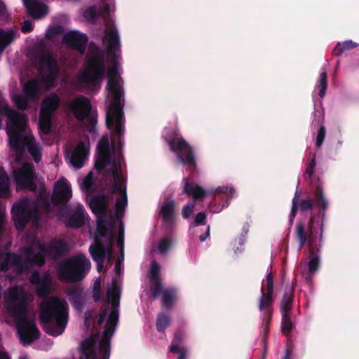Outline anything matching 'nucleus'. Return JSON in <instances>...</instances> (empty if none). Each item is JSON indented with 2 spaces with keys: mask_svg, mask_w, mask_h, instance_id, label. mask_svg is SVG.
<instances>
[{
  "mask_svg": "<svg viewBox=\"0 0 359 359\" xmlns=\"http://www.w3.org/2000/svg\"><path fill=\"white\" fill-rule=\"evenodd\" d=\"M97 181H82L80 187L89 201L93 213L97 218V231L95 238V243L89 248L90 255L97 264V271L103 269L105 260L109 262L111 258V246L114 237L115 227L118 226V245L122 251L123 231L119 219L127 205L126 186L123 181H114L113 194L116 196V213L109 221L104 219L107 210L108 198L104 195H97L101 191Z\"/></svg>",
  "mask_w": 359,
  "mask_h": 359,
  "instance_id": "f03ea898",
  "label": "nucleus"
},
{
  "mask_svg": "<svg viewBox=\"0 0 359 359\" xmlns=\"http://www.w3.org/2000/svg\"><path fill=\"white\" fill-rule=\"evenodd\" d=\"M101 280L100 279H97L94 282L93 290H100Z\"/></svg>",
  "mask_w": 359,
  "mask_h": 359,
  "instance_id": "3c124183",
  "label": "nucleus"
},
{
  "mask_svg": "<svg viewBox=\"0 0 359 359\" xmlns=\"http://www.w3.org/2000/svg\"><path fill=\"white\" fill-rule=\"evenodd\" d=\"M315 166H316V161H315V156H313V158L311 161L309 166L306 168V174L309 175V177L312 176Z\"/></svg>",
  "mask_w": 359,
  "mask_h": 359,
  "instance_id": "c03bdc74",
  "label": "nucleus"
},
{
  "mask_svg": "<svg viewBox=\"0 0 359 359\" xmlns=\"http://www.w3.org/2000/svg\"><path fill=\"white\" fill-rule=\"evenodd\" d=\"M29 15L34 19L44 17L48 12L46 4L36 0H22Z\"/></svg>",
  "mask_w": 359,
  "mask_h": 359,
  "instance_id": "6ab92c4d",
  "label": "nucleus"
},
{
  "mask_svg": "<svg viewBox=\"0 0 359 359\" xmlns=\"http://www.w3.org/2000/svg\"><path fill=\"white\" fill-rule=\"evenodd\" d=\"M218 191L220 193H226L228 191V188L226 187H219Z\"/></svg>",
  "mask_w": 359,
  "mask_h": 359,
  "instance_id": "864d4df0",
  "label": "nucleus"
},
{
  "mask_svg": "<svg viewBox=\"0 0 359 359\" xmlns=\"http://www.w3.org/2000/svg\"><path fill=\"white\" fill-rule=\"evenodd\" d=\"M39 316L46 333L59 336L64 332L68 323L67 304L56 297L45 299L41 303Z\"/></svg>",
  "mask_w": 359,
  "mask_h": 359,
  "instance_id": "6e6552de",
  "label": "nucleus"
},
{
  "mask_svg": "<svg viewBox=\"0 0 359 359\" xmlns=\"http://www.w3.org/2000/svg\"><path fill=\"white\" fill-rule=\"evenodd\" d=\"M0 359H10V358L6 353L0 351Z\"/></svg>",
  "mask_w": 359,
  "mask_h": 359,
  "instance_id": "603ef678",
  "label": "nucleus"
},
{
  "mask_svg": "<svg viewBox=\"0 0 359 359\" xmlns=\"http://www.w3.org/2000/svg\"><path fill=\"white\" fill-rule=\"evenodd\" d=\"M209 235H210V227L208 226L206 232L199 236V241L201 242L205 241L206 240V238L209 236Z\"/></svg>",
  "mask_w": 359,
  "mask_h": 359,
  "instance_id": "de8ad7c7",
  "label": "nucleus"
},
{
  "mask_svg": "<svg viewBox=\"0 0 359 359\" xmlns=\"http://www.w3.org/2000/svg\"><path fill=\"white\" fill-rule=\"evenodd\" d=\"M93 298L95 301H97L100 298V290H93Z\"/></svg>",
  "mask_w": 359,
  "mask_h": 359,
  "instance_id": "8fccbe9b",
  "label": "nucleus"
},
{
  "mask_svg": "<svg viewBox=\"0 0 359 359\" xmlns=\"http://www.w3.org/2000/svg\"><path fill=\"white\" fill-rule=\"evenodd\" d=\"M297 209H298V197H297V192H296L295 196L292 199V205L291 212L290 214V222L291 223L293 222V219L297 215Z\"/></svg>",
  "mask_w": 359,
  "mask_h": 359,
  "instance_id": "58836bf2",
  "label": "nucleus"
},
{
  "mask_svg": "<svg viewBox=\"0 0 359 359\" xmlns=\"http://www.w3.org/2000/svg\"><path fill=\"white\" fill-rule=\"evenodd\" d=\"M90 262L83 255H78L62 261L57 271L60 280L74 282L82 279L90 269Z\"/></svg>",
  "mask_w": 359,
  "mask_h": 359,
  "instance_id": "9d476101",
  "label": "nucleus"
},
{
  "mask_svg": "<svg viewBox=\"0 0 359 359\" xmlns=\"http://www.w3.org/2000/svg\"><path fill=\"white\" fill-rule=\"evenodd\" d=\"M19 359H28L26 355H21Z\"/></svg>",
  "mask_w": 359,
  "mask_h": 359,
  "instance_id": "bf43d9fd",
  "label": "nucleus"
},
{
  "mask_svg": "<svg viewBox=\"0 0 359 359\" xmlns=\"http://www.w3.org/2000/svg\"><path fill=\"white\" fill-rule=\"evenodd\" d=\"M193 210H194L193 205H184L182 209V216L186 219L189 218L191 216V215L192 214Z\"/></svg>",
  "mask_w": 359,
  "mask_h": 359,
  "instance_id": "a19ab883",
  "label": "nucleus"
},
{
  "mask_svg": "<svg viewBox=\"0 0 359 359\" xmlns=\"http://www.w3.org/2000/svg\"><path fill=\"white\" fill-rule=\"evenodd\" d=\"M102 41L106 50L97 47L90 49L86 56L85 68L74 80V86L78 90L95 93L100 88L102 79L107 76L106 124L113 129V140H110L107 135L102 137L97 145L94 168L83 180H99L100 177L124 180L121 141L124 133V88L118 63L120 39Z\"/></svg>",
  "mask_w": 359,
  "mask_h": 359,
  "instance_id": "f257e3e1",
  "label": "nucleus"
},
{
  "mask_svg": "<svg viewBox=\"0 0 359 359\" xmlns=\"http://www.w3.org/2000/svg\"><path fill=\"white\" fill-rule=\"evenodd\" d=\"M318 87L319 88L318 95L321 98H323L327 88V74L326 72H323L320 74Z\"/></svg>",
  "mask_w": 359,
  "mask_h": 359,
  "instance_id": "2f4dec72",
  "label": "nucleus"
},
{
  "mask_svg": "<svg viewBox=\"0 0 359 359\" xmlns=\"http://www.w3.org/2000/svg\"><path fill=\"white\" fill-rule=\"evenodd\" d=\"M89 316H91V313H86V320H85V323L87 326L89 325L90 324V320H89Z\"/></svg>",
  "mask_w": 359,
  "mask_h": 359,
  "instance_id": "5fc2aeb1",
  "label": "nucleus"
},
{
  "mask_svg": "<svg viewBox=\"0 0 359 359\" xmlns=\"http://www.w3.org/2000/svg\"><path fill=\"white\" fill-rule=\"evenodd\" d=\"M311 252V259L309 262V271L308 276L306 277L307 281H311L312 279V276L314 273L318 270L320 259L318 255H314V252L312 254V251Z\"/></svg>",
  "mask_w": 359,
  "mask_h": 359,
  "instance_id": "c85d7f7f",
  "label": "nucleus"
},
{
  "mask_svg": "<svg viewBox=\"0 0 359 359\" xmlns=\"http://www.w3.org/2000/svg\"><path fill=\"white\" fill-rule=\"evenodd\" d=\"M266 292H265V294H269L271 295L273 294V276L272 273H269L267 274L266 277Z\"/></svg>",
  "mask_w": 359,
  "mask_h": 359,
  "instance_id": "4c0bfd02",
  "label": "nucleus"
},
{
  "mask_svg": "<svg viewBox=\"0 0 359 359\" xmlns=\"http://www.w3.org/2000/svg\"><path fill=\"white\" fill-rule=\"evenodd\" d=\"M0 180H9L6 172L3 168L0 166Z\"/></svg>",
  "mask_w": 359,
  "mask_h": 359,
  "instance_id": "09e8293b",
  "label": "nucleus"
},
{
  "mask_svg": "<svg viewBox=\"0 0 359 359\" xmlns=\"http://www.w3.org/2000/svg\"><path fill=\"white\" fill-rule=\"evenodd\" d=\"M4 116L8 118L6 133L9 137L11 148L19 154L27 150L33 160L39 163L41 159L42 148L33 135L27 131L26 116L11 109L6 103L1 102H0V129L2 127Z\"/></svg>",
  "mask_w": 359,
  "mask_h": 359,
  "instance_id": "0eeeda50",
  "label": "nucleus"
},
{
  "mask_svg": "<svg viewBox=\"0 0 359 359\" xmlns=\"http://www.w3.org/2000/svg\"><path fill=\"white\" fill-rule=\"evenodd\" d=\"M358 46V43L351 40H347L343 42H339L332 50V54L335 56L341 55L344 51L353 49Z\"/></svg>",
  "mask_w": 359,
  "mask_h": 359,
  "instance_id": "bb28decb",
  "label": "nucleus"
},
{
  "mask_svg": "<svg viewBox=\"0 0 359 359\" xmlns=\"http://www.w3.org/2000/svg\"><path fill=\"white\" fill-rule=\"evenodd\" d=\"M18 31L13 29H4L0 28V55L10 46L18 36Z\"/></svg>",
  "mask_w": 359,
  "mask_h": 359,
  "instance_id": "412c9836",
  "label": "nucleus"
},
{
  "mask_svg": "<svg viewBox=\"0 0 359 359\" xmlns=\"http://www.w3.org/2000/svg\"><path fill=\"white\" fill-rule=\"evenodd\" d=\"M273 316V312H264L263 313V323H262V327H263V339L264 341L266 340V338L268 337V333L269 331V325L271 322Z\"/></svg>",
  "mask_w": 359,
  "mask_h": 359,
  "instance_id": "473e14b6",
  "label": "nucleus"
},
{
  "mask_svg": "<svg viewBox=\"0 0 359 359\" xmlns=\"http://www.w3.org/2000/svg\"><path fill=\"white\" fill-rule=\"evenodd\" d=\"M159 213L163 224L171 226L175 222V202L172 200L165 201L160 208Z\"/></svg>",
  "mask_w": 359,
  "mask_h": 359,
  "instance_id": "aec40b11",
  "label": "nucleus"
},
{
  "mask_svg": "<svg viewBox=\"0 0 359 359\" xmlns=\"http://www.w3.org/2000/svg\"><path fill=\"white\" fill-rule=\"evenodd\" d=\"M57 215H58V216H59L60 217H61V218H62V217H63V215H62V214L61 213L60 210L58 212Z\"/></svg>",
  "mask_w": 359,
  "mask_h": 359,
  "instance_id": "052dcab7",
  "label": "nucleus"
},
{
  "mask_svg": "<svg viewBox=\"0 0 359 359\" xmlns=\"http://www.w3.org/2000/svg\"><path fill=\"white\" fill-rule=\"evenodd\" d=\"M57 32V29L56 27H50L47 29L46 32V37L48 39H51Z\"/></svg>",
  "mask_w": 359,
  "mask_h": 359,
  "instance_id": "a18cd8bd",
  "label": "nucleus"
},
{
  "mask_svg": "<svg viewBox=\"0 0 359 359\" xmlns=\"http://www.w3.org/2000/svg\"><path fill=\"white\" fill-rule=\"evenodd\" d=\"M170 323V318L165 313L158 315L156 327L158 332H164Z\"/></svg>",
  "mask_w": 359,
  "mask_h": 359,
  "instance_id": "7c9ffc66",
  "label": "nucleus"
},
{
  "mask_svg": "<svg viewBox=\"0 0 359 359\" xmlns=\"http://www.w3.org/2000/svg\"><path fill=\"white\" fill-rule=\"evenodd\" d=\"M188 182L186 181L184 191L195 201H203L207 194L206 191L201 187Z\"/></svg>",
  "mask_w": 359,
  "mask_h": 359,
  "instance_id": "b1692460",
  "label": "nucleus"
},
{
  "mask_svg": "<svg viewBox=\"0 0 359 359\" xmlns=\"http://www.w3.org/2000/svg\"><path fill=\"white\" fill-rule=\"evenodd\" d=\"M172 245V241L168 238H163L158 242V250L161 255L165 254Z\"/></svg>",
  "mask_w": 359,
  "mask_h": 359,
  "instance_id": "72a5a7b5",
  "label": "nucleus"
},
{
  "mask_svg": "<svg viewBox=\"0 0 359 359\" xmlns=\"http://www.w3.org/2000/svg\"><path fill=\"white\" fill-rule=\"evenodd\" d=\"M206 215L203 212L197 213L195 216L194 222L197 226L204 225L205 224Z\"/></svg>",
  "mask_w": 359,
  "mask_h": 359,
  "instance_id": "ea45409f",
  "label": "nucleus"
},
{
  "mask_svg": "<svg viewBox=\"0 0 359 359\" xmlns=\"http://www.w3.org/2000/svg\"><path fill=\"white\" fill-rule=\"evenodd\" d=\"M90 151L89 140L85 139L76 146L70 147L66 153L67 161L75 169H79L88 158Z\"/></svg>",
  "mask_w": 359,
  "mask_h": 359,
  "instance_id": "2eb2a0df",
  "label": "nucleus"
},
{
  "mask_svg": "<svg viewBox=\"0 0 359 359\" xmlns=\"http://www.w3.org/2000/svg\"><path fill=\"white\" fill-rule=\"evenodd\" d=\"M85 210L82 205H79L77 212L69 219H65V222L69 227H80L84 224Z\"/></svg>",
  "mask_w": 359,
  "mask_h": 359,
  "instance_id": "393cba45",
  "label": "nucleus"
},
{
  "mask_svg": "<svg viewBox=\"0 0 359 359\" xmlns=\"http://www.w3.org/2000/svg\"><path fill=\"white\" fill-rule=\"evenodd\" d=\"M29 57L37 68L41 81L33 79L23 83L22 91L26 97L19 94L12 96L13 103L20 110L26 109L28 100H36L43 88L53 86L59 73L57 60L48 50L43 41L32 46L29 52Z\"/></svg>",
  "mask_w": 359,
  "mask_h": 359,
  "instance_id": "39448f33",
  "label": "nucleus"
},
{
  "mask_svg": "<svg viewBox=\"0 0 359 359\" xmlns=\"http://www.w3.org/2000/svg\"><path fill=\"white\" fill-rule=\"evenodd\" d=\"M62 41L69 47L83 54L86 48L88 38L84 34L77 31H72L65 34Z\"/></svg>",
  "mask_w": 359,
  "mask_h": 359,
  "instance_id": "f3484780",
  "label": "nucleus"
},
{
  "mask_svg": "<svg viewBox=\"0 0 359 359\" xmlns=\"http://www.w3.org/2000/svg\"><path fill=\"white\" fill-rule=\"evenodd\" d=\"M121 271V264H116V277L107 287V305L99 319L100 324L106 320L102 338L97 340V337H92L85 340L81 344V355L79 359H109V341L118 318Z\"/></svg>",
  "mask_w": 359,
  "mask_h": 359,
  "instance_id": "20e7f679",
  "label": "nucleus"
},
{
  "mask_svg": "<svg viewBox=\"0 0 359 359\" xmlns=\"http://www.w3.org/2000/svg\"><path fill=\"white\" fill-rule=\"evenodd\" d=\"M10 193L9 181H0V197H8L10 196Z\"/></svg>",
  "mask_w": 359,
  "mask_h": 359,
  "instance_id": "e433bc0d",
  "label": "nucleus"
},
{
  "mask_svg": "<svg viewBox=\"0 0 359 359\" xmlns=\"http://www.w3.org/2000/svg\"><path fill=\"white\" fill-rule=\"evenodd\" d=\"M151 279H161L160 277V266L158 264L153 261L151 262L150 271H149V280Z\"/></svg>",
  "mask_w": 359,
  "mask_h": 359,
  "instance_id": "c9c22d12",
  "label": "nucleus"
},
{
  "mask_svg": "<svg viewBox=\"0 0 359 359\" xmlns=\"http://www.w3.org/2000/svg\"><path fill=\"white\" fill-rule=\"evenodd\" d=\"M177 298V289L175 287L164 289L161 297V305L166 309H172L175 301Z\"/></svg>",
  "mask_w": 359,
  "mask_h": 359,
  "instance_id": "5701e85b",
  "label": "nucleus"
},
{
  "mask_svg": "<svg viewBox=\"0 0 359 359\" xmlns=\"http://www.w3.org/2000/svg\"><path fill=\"white\" fill-rule=\"evenodd\" d=\"M33 29L32 22L29 20H25L21 27V31L23 33L30 32Z\"/></svg>",
  "mask_w": 359,
  "mask_h": 359,
  "instance_id": "79ce46f5",
  "label": "nucleus"
},
{
  "mask_svg": "<svg viewBox=\"0 0 359 359\" xmlns=\"http://www.w3.org/2000/svg\"><path fill=\"white\" fill-rule=\"evenodd\" d=\"M184 337L185 333L182 330L176 331L170 346V351L176 352L179 351V348H185V346H182Z\"/></svg>",
  "mask_w": 359,
  "mask_h": 359,
  "instance_id": "cd10ccee",
  "label": "nucleus"
},
{
  "mask_svg": "<svg viewBox=\"0 0 359 359\" xmlns=\"http://www.w3.org/2000/svg\"><path fill=\"white\" fill-rule=\"evenodd\" d=\"M29 300L26 286H13L4 292V320L9 323L8 317L15 320L18 335L23 345H29L40 337L33 313L28 309Z\"/></svg>",
  "mask_w": 359,
  "mask_h": 359,
  "instance_id": "423d86ee",
  "label": "nucleus"
},
{
  "mask_svg": "<svg viewBox=\"0 0 359 359\" xmlns=\"http://www.w3.org/2000/svg\"><path fill=\"white\" fill-rule=\"evenodd\" d=\"M294 297V287L287 285L280 303L282 316L280 330L285 336H289L293 329L292 309Z\"/></svg>",
  "mask_w": 359,
  "mask_h": 359,
  "instance_id": "f8f14e48",
  "label": "nucleus"
},
{
  "mask_svg": "<svg viewBox=\"0 0 359 359\" xmlns=\"http://www.w3.org/2000/svg\"><path fill=\"white\" fill-rule=\"evenodd\" d=\"M261 297L259 300V309L264 312H273V297L269 294H265V290L262 286L261 287Z\"/></svg>",
  "mask_w": 359,
  "mask_h": 359,
  "instance_id": "a878e982",
  "label": "nucleus"
},
{
  "mask_svg": "<svg viewBox=\"0 0 359 359\" xmlns=\"http://www.w3.org/2000/svg\"><path fill=\"white\" fill-rule=\"evenodd\" d=\"M14 180H34L35 172L29 163H23L20 168L13 170Z\"/></svg>",
  "mask_w": 359,
  "mask_h": 359,
  "instance_id": "4be33fe9",
  "label": "nucleus"
},
{
  "mask_svg": "<svg viewBox=\"0 0 359 359\" xmlns=\"http://www.w3.org/2000/svg\"><path fill=\"white\" fill-rule=\"evenodd\" d=\"M30 282L35 285L37 294L40 297L46 296L53 289L52 278L48 273L41 275L37 272L34 273L30 277Z\"/></svg>",
  "mask_w": 359,
  "mask_h": 359,
  "instance_id": "dca6fc26",
  "label": "nucleus"
},
{
  "mask_svg": "<svg viewBox=\"0 0 359 359\" xmlns=\"http://www.w3.org/2000/svg\"><path fill=\"white\" fill-rule=\"evenodd\" d=\"M315 220V217L311 216L306 224L302 222H297L294 231V238L298 241L299 252H301L303 247L307 243L310 251H312V254L313 253V245L317 233Z\"/></svg>",
  "mask_w": 359,
  "mask_h": 359,
  "instance_id": "ddd939ff",
  "label": "nucleus"
},
{
  "mask_svg": "<svg viewBox=\"0 0 359 359\" xmlns=\"http://www.w3.org/2000/svg\"><path fill=\"white\" fill-rule=\"evenodd\" d=\"M229 193H230L231 196H233L235 194L236 191H235V189H234L231 188V189H230V191H229Z\"/></svg>",
  "mask_w": 359,
  "mask_h": 359,
  "instance_id": "13d9d810",
  "label": "nucleus"
},
{
  "mask_svg": "<svg viewBox=\"0 0 359 359\" xmlns=\"http://www.w3.org/2000/svg\"><path fill=\"white\" fill-rule=\"evenodd\" d=\"M163 138L168 143L170 151L177 155L178 160L193 173L196 169L194 151L188 142L180 137L179 131L172 128H167Z\"/></svg>",
  "mask_w": 359,
  "mask_h": 359,
  "instance_id": "1a4fd4ad",
  "label": "nucleus"
},
{
  "mask_svg": "<svg viewBox=\"0 0 359 359\" xmlns=\"http://www.w3.org/2000/svg\"><path fill=\"white\" fill-rule=\"evenodd\" d=\"M172 353L175 354H179L177 359H186L188 353V348L187 347L179 348V351Z\"/></svg>",
  "mask_w": 359,
  "mask_h": 359,
  "instance_id": "37998d69",
  "label": "nucleus"
},
{
  "mask_svg": "<svg viewBox=\"0 0 359 359\" xmlns=\"http://www.w3.org/2000/svg\"><path fill=\"white\" fill-rule=\"evenodd\" d=\"M16 189L20 190L34 191L39 189V198L36 201L22 199L13 205V219L18 229H22L26 223L32 219L37 224L39 217L42 212H48L55 206L63 205L72 196V189L67 181H57L53 187L50 202L45 198L43 181H16Z\"/></svg>",
  "mask_w": 359,
  "mask_h": 359,
  "instance_id": "7ed1b4c3",
  "label": "nucleus"
},
{
  "mask_svg": "<svg viewBox=\"0 0 359 359\" xmlns=\"http://www.w3.org/2000/svg\"><path fill=\"white\" fill-rule=\"evenodd\" d=\"M65 109L67 116H73L78 121H82L89 118L90 126L88 130L90 133L94 131L97 121L94 116H90L92 106L88 98L81 95H76L65 102Z\"/></svg>",
  "mask_w": 359,
  "mask_h": 359,
  "instance_id": "9b49d317",
  "label": "nucleus"
},
{
  "mask_svg": "<svg viewBox=\"0 0 359 359\" xmlns=\"http://www.w3.org/2000/svg\"><path fill=\"white\" fill-rule=\"evenodd\" d=\"M298 197V205L300 210L304 212L313 209L314 203L318 206H321L325 210L327 208V201L323 196V191L320 188L318 187L314 196V202L311 199H299Z\"/></svg>",
  "mask_w": 359,
  "mask_h": 359,
  "instance_id": "a211bd4d",
  "label": "nucleus"
},
{
  "mask_svg": "<svg viewBox=\"0 0 359 359\" xmlns=\"http://www.w3.org/2000/svg\"><path fill=\"white\" fill-rule=\"evenodd\" d=\"M60 103V97L55 93L50 94L42 102L39 116V128L43 133L48 134L50 133L52 115L59 107Z\"/></svg>",
  "mask_w": 359,
  "mask_h": 359,
  "instance_id": "4468645a",
  "label": "nucleus"
},
{
  "mask_svg": "<svg viewBox=\"0 0 359 359\" xmlns=\"http://www.w3.org/2000/svg\"><path fill=\"white\" fill-rule=\"evenodd\" d=\"M325 134H326V128H325V126H323L322 124V125H320V126L318 129L317 136H316V146L318 148H320L323 145V142L325 138Z\"/></svg>",
  "mask_w": 359,
  "mask_h": 359,
  "instance_id": "f704fd0d",
  "label": "nucleus"
},
{
  "mask_svg": "<svg viewBox=\"0 0 359 359\" xmlns=\"http://www.w3.org/2000/svg\"><path fill=\"white\" fill-rule=\"evenodd\" d=\"M283 359H291V355H290V352L289 351V350L286 351V353H285V355Z\"/></svg>",
  "mask_w": 359,
  "mask_h": 359,
  "instance_id": "6e6d98bb",
  "label": "nucleus"
},
{
  "mask_svg": "<svg viewBox=\"0 0 359 359\" xmlns=\"http://www.w3.org/2000/svg\"><path fill=\"white\" fill-rule=\"evenodd\" d=\"M323 224H320V234L319 236V241L321 242L323 241Z\"/></svg>",
  "mask_w": 359,
  "mask_h": 359,
  "instance_id": "4d7b16f0",
  "label": "nucleus"
},
{
  "mask_svg": "<svg viewBox=\"0 0 359 359\" xmlns=\"http://www.w3.org/2000/svg\"><path fill=\"white\" fill-rule=\"evenodd\" d=\"M151 285V297L153 299H157L161 294L163 293V284L161 279H151L149 280Z\"/></svg>",
  "mask_w": 359,
  "mask_h": 359,
  "instance_id": "c756f323",
  "label": "nucleus"
},
{
  "mask_svg": "<svg viewBox=\"0 0 359 359\" xmlns=\"http://www.w3.org/2000/svg\"><path fill=\"white\" fill-rule=\"evenodd\" d=\"M6 15V8L4 3L0 0V16L4 17Z\"/></svg>",
  "mask_w": 359,
  "mask_h": 359,
  "instance_id": "49530a36",
  "label": "nucleus"
}]
</instances>
